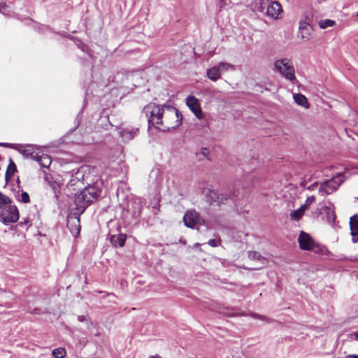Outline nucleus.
<instances>
[{"label":"nucleus","mask_w":358,"mask_h":358,"mask_svg":"<svg viewBox=\"0 0 358 358\" xmlns=\"http://www.w3.org/2000/svg\"><path fill=\"white\" fill-rule=\"evenodd\" d=\"M143 113L150 125L164 131L177 128L182 120L178 110L171 106L150 103L144 107Z\"/></svg>","instance_id":"nucleus-1"},{"label":"nucleus","mask_w":358,"mask_h":358,"mask_svg":"<svg viewBox=\"0 0 358 358\" xmlns=\"http://www.w3.org/2000/svg\"><path fill=\"white\" fill-rule=\"evenodd\" d=\"M344 181V176L337 173L331 179L322 182L318 188L317 195L324 197L335 192Z\"/></svg>","instance_id":"nucleus-2"},{"label":"nucleus","mask_w":358,"mask_h":358,"mask_svg":"<svg viewBox=\"0 0 358 358\" xmlns=\"http://www.w3.org/2000/svg\"><path fill=\"white\" fill-rule=\"evenodd\" d=\"M0 219L3 223H15L19 220L18 209L11 203H0Z\"/></svg>","instance_id":"nucleus-3"},{"label":"nucleus","mask_w":358,"mask_h":358,"mask_svg":"<svg viewBox=\"0 0 358 358\" xmlns=\"http://www.w3.org/2000/svg\"><path fill=\"white\" fill-rule=\"evenodd\" d=\"M275 69L286 79L293 81L296 79L292 62L287 58L278 59L274 62Z\"/></svg>","instance_id":"nucleus-4"},{"label":"nucleus","mask_w":358,"mask_h":358,"mask_svg":"<svg viewBox=\"0 0 358 358\" xmlns=\"http://www.w3.org/2000/svg\"><path fill=\"white\" fill-rule=\"evenodd\" d=\"M101 192L96 185H89L78 194H75V201H93L99 199Z\"/></svg>","instance_id":"nucleus-5"},{"label":"nucleus","mask_w":358,"mask_h":358,"mask_svg":"<svg viewBox=\"0 0 358 358\" xmlns=\"http://www.w3.org/2000/svg\"><path fill=\"white\" fill-rule=\"evenodd\" d=\"M13 149L22 154L25 158H29L36 160L38 157V154L41 153L42 148L38 145L32 144H15L12 146Z\"/></svg>","instance_id":"nucleus-6"},{"label":"nucleus","mask_w":358,"mask_h":358,"mask_svg":"<svg viewBox=\"0 0 358 358\" xmlns=\"http://www.w3.org/2000/svg\"><path fill=\"white\" fill-rule=\"evenodd\" d=\"M201 194L205 196L207 201H223L224 200L231 199L225 194L218 193L210 187L203 188Z\"/></svg>","instance_id":"nucleus-7"},{"label":"nucleus","mask_w":358,"mask_h":358,"mask_svg":"<svg viewBox=\"0 0 358 358\" xmlns=\"http://www.w3.org/2000/svg\"><path fill=\"white\" fill-rule=\"evenodd\" d=\"M186 104L194 115L201 120L203 117V112L201 108L199 100L196 97L189 95L186 98Z\"/></svg>","instance_id":"nucleus-8"},{"label":"nucleus","mask_w":358,"mask_h":358,"mask_svg":"<svg viewBox=\"0 0 358 358\" xmlns=\"http://www.w3.org/2000/svg\"><path fill=\"white\" fill-rule=\"evenodd\" d=\"M298 242L299 248L303 250H312L315 246V241L313 238L303 231L300 232Z\"/></svg>","instance_id":"nucleus-9"},{"label":"nucleus","mask_w":358,"mask_h":358,"mask_svg":"<svg viewBox=\"0 0 358 358\" xmlns=\"http://www.w3.org/2000/svg\"><path fill=\"white\" fill-rule=\"evenodd\" d=\"M201 221L203 222L197 212L195 210L187 211L183 217V222L186 227L189 228H194L196 224H201Z\"/></svg>","instance_id":"nucleus-10"},{"label":"nucleus","mask_w":358,"mask_h":358,"mask_svg":"<svg viewBox=\"0 0 358 358\" xmlns=\"http://www.w3.org/2000/svg\"><path fill=\"white\" fill-rule=\"evenodd\" d=\"M66 226L73 236L77 237L80 234L81 229L80 222V218H77L76 215H68Z\"/></svg>","instance_id":"nucleus-11"},{"label":"nucleus","mask_w":358,"mask_h":358,"mask_svg":"<svg viewBox=\"0 0 358 358\" xmlns=\"http://www.w3.org/2000/svg\"><path fill=\"white\" fill-rule=\"evenodd\" d=\"M282 12V6L277 1H272L266 6V15L272 19H279Z\"/></svg>","instance_id":"nucleus-12"},{"label":"nucleus","mask_w":358,"mask_h":358,"mask_svg":"<svg viewBox=\"0 0 358 358\" xmlns=\"http://www.w3.org/2000/svg\"><path fill=\"white\" fill-rule=\"evenodd\" d=\"M312 31V27L309 23L306 21H300L299 25L298 37L307 41L310 39Z\"/></svg>","instance_id":"nucleus-13"},{"label":"nucleus","mask_w":358,"mask_h":358,"mask_svg":"<svg viewBox=\"0 0 358 358\" xmlns=\"http://www.w3.org/2000/svg\"><path fill=\"white\" fill-rule=\"evenodd\" d=\"M350 229L352 242H358V216L357 215H355L350 217Z\"/></svg>","instance_id":"nucleus-14"},{"label":"nucleus","mask_w":358,"mask_h":358,"mask_svg":"<svg viewBox=\"0 0 358 358\" xmlns=\"http://www.w3.org/2000/svg\"><path fill=\"white\" fill-rule=\"evenodd\" d=\"M87 206V205H85V203H73V206H70V212L68 215H75L77 218H80Z\"/></svg>","instance_id":"nucleus-15"},{"label":"nucleus","mask_w":358,"mask_h":358,"mask_svg":"<svg viewBox=\"0 0 358 358\" xmlns=\"http://www.w3.org/2000/svg\"><path fill=\"white\" fill-rule=\"evenodd\" d=\"M49 187L50 188L52 192L54 194V196L56 199H59V194L60 193L61 189V183L59 181L54 179L50 178L47 179Z\"/></svg>","instance_id":"nucleus-16"},{"label":"nucleus","mask_w":358,"mask_h":358,"mask_svg":"<svg viewBox=\"0 0 358 358\" xmlns=\"http://www.w3.org/2000/svg\"><path fill=\"white\" fill-rule=\"evenodd\" d=\"M38 157H36V161L39 163V164L42 167L48 168L51 163V158L49 155L44 154L43 150H41V153L38 154Z\"/></svg>","instance_id":"nucleus-17"},{"label":"nucleus","mask_w":358,"mask_h":358,"mask_svg":"<svg viewBox=\"0 0 358 358\" xmlns=\"http://www.w3.org/2000/svg\"><path fill=\"white\" fill-rule=\"evenodd\" d=\"M207 77L213 82L221 78V73L217 65L208 69Z\"/></svg>","instance_id":"nucleus-18"},{"label":"nucleus","mask_w":358,"mask_h":358,"mask_svg":"<svg viewBox=\"0 0 358 358\" xmlns=\"http://www.w3.org/2000/svg\"><path fill=\"white\" fill-rule=\"evenodd\" d=\"M126 239L127 236L123 234L113 235L110 237V242L114 246L119 245L120 247H123L125 244Z\"/></svg>","instance_id":"nucleus-19"},{"label":"nucleus","mask_w":358,"mask_h":358,"mask_svg":"<svg viewBox=\"0 0 358 358\" xmlns=\"http://www.w3.org/2000/svg\"><path fill=\"white\" fill-rule=\"evenodd\" d=\"M138 129H126L120 132V135L124 140L129 141L136 136L138 134Z\"/></svg>","instance_id":"nucleus-20"},{"label":"nucleus","mask_w":358,"mask_h":358,"mask_svg":"<svg viewBox=\"0 0 358 358\" xmlns=\"http://www.w3.org/2000/svg\"><path fill=\"white\" fill-rule=\"evenodd\" d=\"M293 97H294V101L299 106H301L305 108H309V103H308V99L304 95H303L301 94H294Z\"/></svg>","instance_id":"nucleus-21"},{"label":"nucleus","mask_w":358,"mask_h":358,"mask_svg":"<svg viewBox=\"0 0 358 358\" xmlns=\"http://www.w3.org/2000/svg\"><path fill=\"white\" fill-rule=\"evenodd\" d=\"M307 208V205H302L299 208L293 210L290 213V217L293 220H299L303 215L306 209Z\"/></svg>","instance_id":"nucleus-22"},{"label":"nucleus","mask_w":358,"mask_h":358,"mask_svg":"<svg viewBox=\"0 0 358 358\" xmlns=\"http://www.w3.org/2000/svg\"><path fill=\"white\" fill-rule=\"evenodd\" d=\"M248 257L251 259L259 261L264 266L266 265L268 262L266 258L262 256L258 252L256 251L249 252Z\"/></svg>","instance_id":"nucleus-23"},{"label":"nucleus","mask_w":358,"mask_h":358,"mask_svg":"<svg viewBox=\"0 0 358 358\" xmlns=\"http://www.w3.org/2000/svg\"><path fill=\"white\" fill-rule=\"evenodd\" d=\"M266 6V2L264 0H257V2L252 4L251 8L255 12L263 13Z\"/></svg>","instance_id":"nucleus-24"},{"label":"nucleus","mask_w":358,"mask_h":358,"mask_svg":"<svg viewBox=\"0 0 358 358\" xmlns=\"http://www.w3.org/2000/svg\"><path fill=\"white\" fill-rule=\"evenodd\" d=\"M217 67L219 70L220 71V73H224L227 71H231L234 70V66L232 65L230 63L228 62H220L217 65Z\"/></svg>","instance_id":"nucleus-25"},{"label":"nucleus","mask_w":358,"mask_h":358,"mask_svg":"<svg viewBox=\"0 0 358 358\" xmlns=\"http://www.w3.org/2000/svg\"><path fill=\"white\" fill-rule=\"evenodd\" d=\"M85 168L83 167L76 172V176L73 177L70 180L68 187L71 188L72 186L76 185L77 182H80V176L83 178Z\"/></svg>","instance_id":"nucleus-26"},{"label":"nucleus","mask_w":358,"mask_h":358,"mask_svg":"<svg viewBox=\"0 0 358 358\" xmlns=\"http://www.w3.org/2000/svg\"><path fill=\"white\" fill-rule=\"evenodd\" d=\"M16 171V166L15 164L13 162V161H10V164L8 166L6 173V180L8 181L11 179L13 177L14 173Z\"/></svg>","instance_id":"nucleus-27"},{"label":"nucleus","mask_w":358,"mask_h":358,"mask_svg":"<svg viewBox=\"0 0 358 358\" xmlns=\"http://www.w3.org/2000/svg\"><path fill=\"white\" fill-rule=\"evenodd\" d=\"M336 24L335 21L329 19L322 20L318 24L320 29H324L327 27H331Z\"/></svg>","instance_id":"nucleus-28"},{"label":"nucleus","mask_w":358,"mask_h":358,"mask_svg":"<svg viewBox=\"0 0 358 358\" xmlns=\"http://www.w3.org/2000/svg\"><path fill=\"white\" fill-rule=\"evenodd\" d=\"M52 354L55 358H64L66 357V352L64 348H57L52 350Z\"/></svg>","instance_id":"nucleus-29"},{"label":"nucleus","mask_w":358,"mask_h":358,"mask_svg":"<svg viewBox=\"0 0 358 358\" xmlns=\"http://www.w3.org/2000/svg\"><path fill=\"white\" fill-rule=\"evenodd\" d=\"M239 204L236 206L237 210L240 215H245L249 212V207L244 203H239Z\"/></svg>","instance_id":"nucleus-30"},{"label":"nucleus","mask_w":358,"mask_h":358,"mask_svg":"<svg viewBox=\"0 0 358 358\" xmlns=\"http://www.w3.org/2000/svg\"><path fill=\"white\" fill-rule=\"evenodd\" d=\"M18 199L20 200V195L18 194ZM20 199L21 201H29V196L25 192H22L20 193Z\"/></svg>","instance_id":"nucleus-31"},{"label":"nucleus","mask_w":358,"mask_h":358,"mask_svg":"<svg viewBox=\"0 0 358 358\" xmlns=\"http://www.w3.org/2000/svg\"><path fill=\"white\" fill-rule=\"evenodd\" d=\"M117 199L120 200L122 201H125L126 200H129L128 198L125 199L123 196V189H117Z\"/></svg>","instance_id":"nucleus-32"},{"label":"nucleus","mask_w":358,"mask_h":358,"mask_svg":"<svg viewBox=\"0 0 358 358\" xmlns=\"http://www.w3.org/2000/svg\"><path fill=\"white\" fill-rule=\"evenodd\" d=\"M252 316L255 318H257V319H260V320H263L264 321H266V322H271V320L268 317H266L264 316H262V315H257V314H252Z\"/></svg>","instance_id":"nucleus-33"},{"label":"nucleus","mask_w":358,"mask_h":358,"mask_svg":"<svg viewBox=\"0 0 358 358\" xmlns=\"http://www.w3.org/2000/svg\"><path fill=\"white\" fill-rule=\"evenodd\" d=\"M316 199H319V198L315 195H307L306 201H307V202L314 201Z\"/></svg>","instance_id":"nucleus-34"},{"label":"nucleus","mask_w":358,"mask_h":358,"mask_svg":"<svg viewBox=\"0 0 358 358\" xmlns=\"http://www.w3.org/2000/svg\"><path fill=\"white\" fill-rule=\"evenodd\" d=\"M208 244L211 247H217L218 245L217 241L215 239H210L208 242Z\"/></svg>","instance_id":"nucleus-35"},{"label":"nucleus","mask_w":358,"mask_h":358,"mask_svg":"<svg viewBox=\"0 0 358 358\" xmlns=\"http://www.w3.org/2000/svg\"><path fill=\"white\" fill-rule=\"evenodd\" d=\"M201 154L204 156L205 157L208 158V156L209 155V150L207 148H202L201 151Z\"/></svg>","instance_id":"nucleus-36"},{"label":"nucleus","mask_w":358,"mask_h":358,"mask_svg":"<svg viewBox=\"0 0 358 358\" xmlns=\"http://www.w3.org/2000/svg\"><path fill=\"white\" fill-rule=\"evenodd\" d=\"M0 201H8V198L1 193H0Z\"/></svg>","instance_id":"nucleus-37"},{"label":"nucleus","mask_w":358,"mask_h":358,"mask_svg":"<svg viewBox=\"0 0 358 358\" xmlns=\"http://www.w3.org/2000/svg\"><path fill=\"white\" fill-rule=\"evenodd\" d=\"M352 194L353 199L358 200V191H353Z\"/></svg>","instance_id":"nucleus-38"},{"label":"nucleus","mask_w":358,"mask_h":358,"mask_svg":"<svg viewBox=\"0 0 358 358\" xmlns=\"http://www.w3.org/2000/svg\"><path fill=\"white\" fill-rule=\"evenodd\" d=\"M6 7V4L5 3H0V13H3V12L1 11V8H4Z\"/></svg>","instance_id":"nucleus-39"},{"label":"nucleus","mask_w":358,"mask_h":358,"mask_svg":"<svg viewBox=\"0 0 358 358\" xmlns=\"http://www.w3.org/2000/svg\"><path fill=\"white\" fill-rule=\"evenodd\" d=\"M346 358H358L357 355H348L346 356Z\"/></svg>","instance_id":"nucleus-40"},{"label":"nucleus","mask_w":358,"mask_h":358,"mask_svg":"<svg viewBox=\"0 0 358 358\" xmlns=\"http://www.w3.org/2000/svg\"><path fill=\"white\" fill-rule=\"evenodd\" d=\"M301 185L302 186H303L304 187H307V188H308V189L310 188V186H307V183H306L305 181H304V182H302L301 183Z\"/></svg>","instance_id":"nucleus-41"},{"label":"nucleus","mask_w":358,"mask_h":358,"mask_svg":"<svg viewBox=\"0 0 358 358\" xmlns=\"http://www.w3.org/2000/svg\"><path fill=\"white\" fill-rule=\"evenodd\" d=\"M312 186H313V188L315 186L317 187V182H314L312 184Z\"/></svg>","instance_id":"nucleus-42"},{"label":"nucleus","mask_w":358,"mask_h":358,"mask_svg":"<svg viewBox=\"0 0 358 358\" xmlns=\"http://www.w3.org/2000/svg\"><path fill=\"white\" fill-rule=\"evenodd\" d=\"M1 145H3V146H5V147H10V146H9L8 144H6V143H1Z\"/></svg>","instance_id":"nucleus-43"},{"label":"nucleus","mask_w":358,"mask_h":358,"mask_svg":"<svg viewBox=\"0 0 358 358\" xmlns=\"http://www.w3.org/2000/svg\"><path fill=\"white\" fill-rule=\"evenodd\" d=\"M355 339L358 341V331L355 334Z\"/></svg>","instance_id":"nucleus-44"},{"label":"nucleus","mask_w":358,"mask_h":358,"mask_svg":"<svg viewBox=\"0 0 358 358\" xmlns=\"http://www.w3.org/2000/svg\"><path fill=\"white\" fill-rule=\"evenodd\" d=\"M333 217H334L333 219L334 220L336 219V215L334 214H333Z\"/></svg>","instance_id":"nucleus-45"},{"label":"nucleus","mask_w":358,"mask_h":358,"mask_svg":"<svg viewBox=\"0 0 358 358\" xmlns=\"http://www.w3.org/2000/svg\"><path fill=\"white\" fill-rule=\"evenodd\" d=\"M29 222V220H24V223Z\"/></svg>","instance_id":"nucleus-46"},{"label":"nucleus","mask_w":358,"mask_h":358,"mask_svg":"<svg viewBox=\"0 0 358 358\" xmlns=\"http://www.w3.org/2000/svg\"><path fill=\"white\" fill-rule=\"evenodd\" d=\"M357 15H358V13H357Z\"/></svg>","instance_id":"nucleus-47"}]
</instances>
